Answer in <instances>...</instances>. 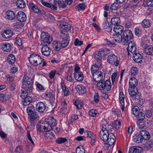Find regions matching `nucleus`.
Wrapping results in <instances>:
<instances>
[{
  "instance_id": "11",
  "label": "nucleus",
  "mask_w": 153,
  "mask_h": 153,
  "mask_svg": "<svg viewBox=\"0 0 153 153\" xmlns=\"http://www.w3.org/2000/svg\"><path fill=\"white\" fill-rule=\"evenodd\" d=\"M118 59L117 56L115 54H110L107 57V62L111 64L114 63L116 66H117L119 63Z\"/></svg>"
},
{
  "instance_id": "59",
  "label": "nucleus",
  "mask_w": 153,
  "mask_h": 153,
  "mask_svg": "<svg viewBox=\"0 0 153 153\" xmlns=\"http://www.w3.org/2000/svg\"><path fill=\"white\" fill-rule=\"evenodd\" d=\"M45 97L47 98H52L53 95L51 92L47 91L45 94Z\"/></svg>"
},
{
  "instance_id": "44",
  "label": "nucleus",
  "mask_w": 153,
  "mask_h": 153,
  "mask_svg": "<svg viewBox=\"0 0 153 153\" xmlns=\"http://www.w3.org/2000/svg\"><path fill=\"white\" fill-rule=\"evenodd\" d=\"M30 6L34 13H38L41 11V10L37 7L35 6L33 4H31Z\"/></svg>"
},
{
  "instance_id": "19",
  "label": "nucleus",
  "mask_w": 153,
  "mask_h": 153,
  "mask_svg": "<svg viewBox=\"0 0 153 153\" xmlns=\"http://www.w3.org/2000/svg\"><path fill=\"white\" fill-rule=\"evenodd\" d=\"M74 77L75 79L78 81H82L84 79L83 74L81 72H74Z\"/></svg>"
},
{
  "instance_id": "3",
  "label": "nucleus",
  "mask_w": 153,
  "mask_h": 153,
  "mask_svg": "<svg viewBox=\"0 0 153 153\" xmlns=\"http://www.w3.org/2000/svg\"><path fill=\"white\" fill-rule=\"evenodd\" d=\"M100 137L101 139L104 142H107L109 145L114 144L115 141V137L112 133H108L106 129L102 128L100 132Z\"/></svg>"
},
{
  "instance_id": "4",
  "label": "nucleus",
  "mask_w": 153,
  "mask_h": 153,
  "mask_svg": "<svg viewBox=\"0 0 153 153\" xmlns=\"http://www.w3.org/2000/svg\"><path fill=\"white\" fill-rule=\"evenodd\" d=\"M136 46L134 43L132 41H130L128 43V47L127 48L128 55L129 54V51H130L133 54V58L134 60L136 62L140 63L142 62V56L139 53H136Z\"/></svg>"
},
{
  "instance_id": "13",
  "label": "nucleus",
  "mask_w": 153,
  "mask_h": 153,
  "mask_svg": "<svg viewBox=\"0 0 153 153\" xmlns=\"http://www.w3.org/2000/svg\"><path fill=\"white\" fill-rule=\"evenodd\" d=\"M91 74L94 81L98 82L102 80L103 75L101 71H98L97 72V73H95Z\"/></svg>"
},
{
  "instance_id": "23",
  "label": "nucleus",
  "mask_w": 153,
  "mask_h": 153,
  "mask_svg": "<svg viewBox=\"0 0 153 153\" xmlns=\"http://www.w3.org/2000/svg\"><path fill=\"white\" fill-rule=\"evenodd\" d=\"M6 18L7 19L12 20L16 17V15L14 12L11 10H8L6 12Z\"/></svg>"
},
{
  "instance_id": "47",
  "label": "nucleus",
  "mask_w": 153,
  "mask_h": 153,
  "mask_svg": "<svg viewBox=\"0 0 153 153\" xmlns=\"http://www.w3.org/2000/svg\"><path fill=\"white\" fill-rule=\"evenodd\" d=\"M100 67H97L95 65H92L91 68V74L95 73H97V72L100 71H98L99 68Z\"/></svg>"
},
{
  "instance_id": "42",
  "label": "nucleus",
  "mask_w": 153,
  "mask_h": 153,
  "mask_svg": "<svg viewBox=\"0 0 153 153\" xmlns=\"http://www.w3.org/2000/svg\"><path fill=\"white\" fill-rule=\"evenodd\" d=\"M152 142L151 141H149L145 144L144 149L146 150H148L151 149L152 147Z\"/></svg>"
},
{
  "instance_id": "38",
  "label": "nucleus",
  "mask_w": 153,
  "mask_h": 153,
  "mask_svg": "<svg viewBox=\"0 0 153 153\" xmlns=\"http://www.w3.org/2000/svg\"><path fill=\"white\" fill-rule=\"evenodd\" d=\"M125 96L123 91L120 93L119 100L121 105H124Z\"/></svg>"
},
{
  "instance_id": "22",
  "label": "nucleus",
  "mask_w": 153,
  "mask_h": 153,
  "mask_svg": "<svg viewBox=\"0 0 153 153\" xmlns=\"http://www.w3.org/2000/svg\"><path fill=\"white\" fill-rule=\"evenodd\" d=\"M151 25V22L149 19H145L141 22V25L144 28H149Z\"/></svg>"
},
{
  "instance_id": "61",
  "label": "nucleus",
  "mask_w": 153,
  "mask_h": 153,
  "mask_svg": "<svg viewBox=\"0 0 153 153\" xmlns=\"http://www.w3.org/2000/svg\"><path fill=\"white\" fill-rule=\"evenodd\" d=\"M16 43L19 46H21L22 45V39L18 37H17L16 38Z\"/></svg>"
},
{
  "instance_id": "28",
  "label": "nucleus",
  "mask_w": 153,
  "mask_h": 153,
  "mask_svg": "<svg viewBox=\"0 0 153 153\" xmlns=\"http://www.w3.org/2000/svg\"><path fill=\"white\" fill-rule=\"evenodd\" d=\"M32 100V98L31 97L29 96L26 97L22 101L23 104L24 105L27 106L30 104Z\"/></svg>"
},
{
  "instance_id": "26",
  "label": "nucleus",
  "mask_w": 153,
  "mask_h": 153,
  "mask_svg": "<svg viewBox=\"0 0 153 153\" xmlns=\"http://www.w3.org/2000/svg\"><path fill=\"white\" fill-rule=\"evenodd\" d=\"M113 38L115 42L120 43L122 42L123 38L122 35L118 33L113 34Z\"/></svg>"
},
{
  "instance_id": "39",
  "label": "nucleus",
  "mask_w": 153,
  "mask_h": 153,
  "mask_svg": "<svg viewBox=\"0 0 153 153\" xmlns=\"http://www.w3.org/2000/svg\"><path fill=\"white\" fill-rule=\"evenodd\" d=\"M61 86L62 89V91L65 93V95L66 96L69 95V91L68 89L66 87L63 82L61 83Z\"/></svg>"
},
{
  "instance_id": "36",
  "label": "nucleus",
  "mask_w": 153,
  "mask_h": 153,
  "mask_svg": "<svg viewBox=\"0 0 153 153\" xmlns=\"http://www.w3.org/2000/svg\"><path fill=\"white\" fill-rule=\"evenodd\" d=\"M15 61V57L12 54L9 55L7 58V61L10 64H12L14 63Z\"/></svg>"
},
{
  "instance_id": "8",
  "label": "nucleus",
  "mask_w": 153,
  "mask_h": 153,
  "mask_svg": "<svg viewBox=\"0 0 153 153\" xmlns=\"http://www.w3.org/2000/svg\"><path fill=\"white\" fill-rule=\"evenodd\" d=\"M97 88L98 90H105V91H109L111 88V83L110 80L105 81L101 80L97 83Z\"/></svg>"
},
{
  "instance_id": "5",
  "label": "nucleus",
  "mask_w": 153,
  "mask_h": 153,
  "mask_svg": "<svg viewBox=\"0 0 153 153\" xmlns=\"http://www.w3.org/2000/svg\"><path fill=\"white\" fill-rule=\"evenodd\" d=\"M33 80L30 78L24 75L22 80V88L30 93L33 89Z\"/></svg>"
},
{
  "instance_id": "1",
  "label": "nucleus",
  "mask_w": 153,
  "mask_h": 153,
  "mask_svg": "<svg viewBox=\"0 0 153 153\" xmlns=\"http://www.w3.org/2000/svg\"><path fill=\"white\" fill-rule=\"evenodd\" d=\"M56 120L53 117H50L48 122H40L36 126L37 133L39 134L41 132H47L51 130L53 127L57 125Z\"/></svg>"
},
{
  "instance_id": "16",
  "label": "nucleus",
  "mask_w": 153,
  "mask_h": 153,
  "mask_svg": "<svg viewBox=\"0 0 153 153\" xmlns=\"http://www.w3.org/2000/svg\"><path fill=\"white\" fill-rule=\"evenodd\" d=\"M51 50L50 48L48 46L44 45L42 47L41 49V52L42 54L45 56H48L49 55L50 53Z\"/></svg>"
},
{
  "instance_id": "40",
  "label": "nucleus",
  "mask_w": 153,
  "mask_h": 153,
  "mask_svg": "<svg viewBox=\"0 0 153 153\" xmlns=\"http://www.w3.org/2000/svg\"><path fill=\"white\" fill-rule=\"evenodd\" d=\"M120 22V19L119 17H114L111 18V22L112 24L116 25H117Z\"/></svg>"
},
{
  "instance_id": "18",
  "label": "nucleus",
  "mask_w": 153,
  "mask_h": 153,
  "mask_svg": "<svg viewBox=\"0 0 153 153\" xmlns=\"http://www.w3.org/2000/svg\"><path fill=\"white\" fill-rule=\"evenodd\" d=\"M102 27L106 31L110 32L112 29L113 26L111 24L109 25L108 22L106 20L103 23Z\"/></svg>"
},
{
  "instance_id": "46",
  "label": "nucleus",
  "mask_w": 153,
  "mask_h": 153,
  "mask_svg": "<svg viewBox=\"0 0 153 153\" xmlns=\"http://www.w3.org/2000/svg\"><path fill=\"white\" fill-rule=\"evenodd\" d=\"M112 125L114 127L117 129L120 128L121 126V122L118 120H116L113 122Z\"/></svg>"
},
{
  "instance_id": "52",
  "label": "nucleus",
  "mask_w": 153,
  "mask_h": 153,
  "mask_svg": "<svg viewBox=\"0 0 153 153\" xmlns=\"http://www.w3.org/2000/svg\"><path fill=\"white\" fill-rule=\"evenodd\" d=\"M142 120H137V124L139 128L140 129L144 128L145 127V123L142 121Z\"/></svg>"
},
{
  "instance_id": "37",
  "label": "nucleus",
  "mask_w": 153,
  "mask_h": 153,
  "mask_svg": "<svg viewBox=\"0 0 153 153\" xmlns=\"http://www.w3.org/2000/svg\"><path fill=\"white\" fill-rule=\"evenodd\" d=\"M120 7L119 3L117 2L113 3L110 6V8L112 10H117Z\"/></svg>"
},
{
  "instance_id": "30",
  "label": "nucleus",
  "mask_w": 153,
  "mask_h": 153,
  "mask_svg": "<svg viewBox=\"0 0 153 153\" xmlns=\"http://www.w3.org/2000/svg\"><path fill=\"white\" fill-rule=\"evenodd\" d=\"M124 28L123 26L117 25L114 27L113 30L116 33H122L123 30Z\"/></svg>"
},
{
  "instance_id": "29",
  "label": "nucleus",
  "mask_w": 153,
  "mask_h": 153,
  "mask_svg": "<svg viewBox=\"0 0 153 153\" xmlns=\"http://www.w3.org/2000/svg\"><path fill=\"white\" fill-rule=\"evenodd\" d=\"M60 36L61 40H69V34L67 32L65 31L61 32Z\"/></svg>"
},
{
  "instance_id": "58",
  "label": "nucleus",
  "mask_w": 153,
  "mask_h": 153,
  "mask_svg": "<svg viewBox=\"0 0 153 153\" xmlns=\"http://www.w3.org/2000/svg\"><path fill=\"white\" fill-rule=\"evenodd\" d=\"M27 138H28V139L29 140L30 142V144H33V145H34V143L33 140V139L32 138L31 135L29 131H27Z\"/></svg>"
},
{
  "instance_id": "50",
  "label": "nucleus",
  "mask_w": 153,
  "mask_h": 153,
  "mask_svg": "<svg viewBox=\"0 0 153 153\" xmlns=\"http://www.w3.org/2000/svg\"><path fill=\"white\" fill-rule=\"evenodd\" d=\"M69 40H61L60 43L62 48H64L67 47L69 43Z\"/></svg>"
},
{
  "instance_id": "7",
  "label": "nucleus",
  "mask_w": 153,
  "mask_h": 153,
  "mask_svg": "<svg viewBox=\"0 0 153 153\" xmlns=\"http://www.w3.org/2000/svg\"><path fill=\"white\" fill-rule=\"evenodd\" d=\"M29 60L31 64L37 66L42 63L43 59L38 54L32 53L29 58Z\"/></svg>"
},
{
  "instance_id": "63",
  "label": "nucleus",
  "mask_w": 153,
  "mask_h": 153,
  "mask_svg": "<svg viewBox=\"0 0 153 153\" xmlns=\"http://www.w3.org/2000/svg\"><path fill=\"white\" fill-rule=\"evenodd\" d=\"M83 44V42L82 41H79V39L76 38L75 39L74 42V45L75 46L78 45L79 46H80Z\"/></svg>"
},
{
  "instance_id": "53",
  "label": "nucleus",
  "mask_w": 153,
  "mask_h": 153,
  "mask_svg": "<svg viewBox=\"0 0 153 153\" xmlns=\"http://www.w3.org/2000/svg\"><path fill=\"white\" fill-rule=\"evenodd\" d=\"M28 93H29V92L25 91L24 90H22L21 91V94L20 95V96L22 99H24L27 96V95Z\"/></svg>"
},
{
  "instance_id": "41",
  "label": "nucleus",
  "mask_w": 153,
  "mask_h": 153,
  "mask_svg": "<svg viewBox=\"0 0 153 153\" xmlns=\"http://www.w3.org/2000/svg\"><path fill=\"white\" fill-rule=\"evenodd\" d=\"M131 109L133 114L135 116H137V114L140 112L139 107L137 106H132Z\"/></svg>"
},
{
  "instance_id": "35",
  "label": "nucleus",
  "mask_w": 153,
  "mask_h": 153,
  "mask_svg": "<svg viewBox=\"0 0 153 153\" xmlns=\"http://www.w3.org/2000/svg\"><path fill=\"white\" fill-rule=\"evenodd\" d=\"M74 104L78 109H81L82 108L83 102L81 100H77L74 102Z\"/></svg>"
},
{
  "instance_id": "33",
  "label": "nucleus",
  "mask_w": 153,
  "mask_h": 153,
  "mask_svg": "<svg viewBox=\"0 0 153 153\" xmlns=\"http://www.w3.org/2000/svg\"><path fill=\"white\" fill-rule=\"evenodd\" d=\"M61 27L63 29L68 30L71 29V25L67 22L64 23L60 25Z\"/></svg>"
},
{
  "instance_id": "9",
  "label": "nucleus",
  "mask_w": 153,
  "mask_h": 153,
  "mask_svg": "<svg viewBox=\"0 0 153 153\" xmlns=\"http://www.w3.org/2000/svg\"><path fill=\"white\" fill-rule=\"evenodd\" d=\"M110 51L109 49L106 48H101L95 54L94 58L96 59H99L101 57H105L106 55L110 53Z\"/></svg>"
},
{
  "instance_id": "10",
  "label": "nucleus",
  "mask_w": 153,
  "mask_h": 153,
  "mask_svg": "<svg viewBox=\"0 0 153 153\" xmlns=\"http://www.w3.org/2000/svg\"><path fill=\"white\" fill-rule=\"evenodd\" d=\"M41 38L42 40V43L47 45L50 44L52 41L51 36L47 32H43L41 35Z\"/></svg>"
},
{
  "instance_id": "57",
  "label": "nucleus",
  "mask_w": 153,
  "mask_h": 153,
  "mask_svg": "<svg viewBox=\"0 0 153 153\" xmlns=\"http://www.w3.org/2000/svg\"><path fill=\"white\" fill-rule=\"evenodd\" d=\"M76 153H85V150L83 146L81 148L78 146L76 149Z\"/></svg>"
},
{
  "instance_id": "64",
  "label": "nucleus",
  "mask_w": 153,
  "mask_h": 153,
  "mask_svg": "<svg viewBox=\"0 0 153 153\" xmlns=\"http://www.w3.org/2000/svg\"><path fill=\"white\" fill-rule=\"evenodd\" d=\"M48 131V132H47L46 134V137L50 139L53 137L54 136L53 133L50 131Z\"/></svg>"
},
{
  "instance_id": "24",
  "label": "nucleus",
  "mask_w": 153,
  "mask_h": 153,
  "mask_svg": "<svg viewBox=\"0 0 153 153\" xmlns=\"http://www.w3.org/2000/svg\"><path fill=\"white\" fill-rule=\"evenodd\" d=\"M52 46L55 50L59 51L62 48L61 43L59 41H55L53 42Z\"/></svg>"
},
{
  "instance_id": "21",
  "label": "nucleus",
  "mask_w": 153,
  "mask_h": 153,
  "mask_svg": "<svg viewBox=\"0 0 153 153\" xmlns=\"http://www.w3.org/2000/svg\"><path fill=\"white\" fill-rule=\"evenodd\" d=\"M142 150V148L138 146H134L130 148V153H140Z\"/></svg>"
},
{
  "instance_id": "49",
  "label": "nucleus",
  "mask_w": 153,
  "mask_h": 153,
  "mask_svg": "<svg viewBox=\"0 0 153 153\" xmlns=\"http://www.w3.org/2000/svg\"><path fill=\"white\" fill-rule=\"evenodd\" d=\"M67 141V139L65 138L60 137L56 140V142L59 144H61L65 143Z\"/></svg>"
},
{
  "instance_id": "56",
  "label": "nucleus",
  "mask_w": 153,
  "mask_h": 153,
  "mask_svg": "<svg viewBox=\"0 0 153 153\" xmlns=\"http://www.w3.org/2000/svg\"><path fill=\"white\" fill-rule=\"evenodd\" d=\"M34 107L33 105L32 104L29 105L27 108V110L28 114L33 111L34 110Z\"/></svg>"
},
{
  "instance_id": "43",
  "label": "nucleus",
  "mask_w": 153,
  "mask_h": 153,
  "mask_svg": "<svg viewBox=\"0 0 153 153\" xmlns=\"http://www.w3.org/2000/svg\"><path fill=\"white\" fill-rule=\"evenodd\" d=\"M75 8L79 11L82 10H84L85 9V4L84 3H80L77 5Z\"/></svg>"
},
{
  "instance_id": "6",
  "label": "nucleus",
  "mask_w": 153,
  "mask_h": 153,
  "mask_svg": "<svg viewBox=\"0 0 153 153\" xmlns=\"http://www.w3.org/2000/svg\"><path fill=\"white\" fill-rule=\"evenodd\" d=\"M150 134L147 131H141L139 134L135 135L133 137V141L137 143H141L143 139L148 140L150 138Z\"/></svg>"
},
{
  "instance_id": "2",
  "label": "nucleus",
  "mask_w": 153,
  "mask_h": 153,
  "mask_svg": "<svg viewBox=\"0 0 153 153\" xmlns=\"http://www.w3.org/2000/svg\"><path fill=\"white\" fill-rule=\"evenodd\" d=\"M137 80L134 77L131 78L129 80L128 91L130 96L131 100H136L140 99V94L138 91L137 87Z\"/></svg>"
},
{
  "instance_id": "60",
  "label": "nucleus",
  "mask_w": 153,
  "mask_h": 153,
  "mask_svg": "<svg viewBox=\"0 0 153 153\" xmlns=\"http://www.w3.org/2000/svg\"><path fill=\"white\" fill-rule=\"evenodd\" d=\"M84 134L87 135V137H89L90 138L95 135L93 133L88 131H85Z\"/></svg>"
},
{
  "instance_id": "14",
  "label": "nucleus",
  "mask_w": 153,
  "mask_h": 153,
  "mask_svg": "<svg viewBox=\"0 0 153 153\" xmlns=\"http://www.w3.org/2000/svg\"><path fill=\"white\" fill-rule=\"evenodd\" d=\"M46 108V105L42 102H39L36 105V110L40 112H44Z\"/></svg>"
},
{
  "instance_id": "62",
  "label": "nucleus",
  "mask_w": 153,
  "mask_h": 153,
  "mask_svg": "<svg viewBox=\"0 0 153 153\" xmlns=\"http://www.w3.org/2000/svg\"><path fill=\"white\" fill-rule=\"evenodd\" d=\"M56 73V71H52L49 73L48 75L49 77L51 79H53Z\"/></svg>"
},
{
  "instance_id": "32",
  "label": "nucleus",
  "mask_w": 153,
  "mask_h": 153,
  "mask_svg": "<svg viewBox=\"0 0 153 153\" xmlns=\"http://www.w3.org/2000/svg\"><path fill=\"white\" fill-rule=\"evenodd\" d=\"M16 5L20 8H23L25 7L26 3L23 0H18L16 1Z\"/></svg>"
},
{
  "instance_id": "54",
  "label": "nucleus",
  "mask_w": 153,
  "mask_h": 153,
  "mask_svg": "<svg viewBox=\"0 0 153 153\" xmlns=\"http://www.w3.org/2000/svg\"><path fill=\"white\" fill-rule=\"evenodd\" d=\"M34 146V144L33 145V144H30L29 143H28L27 145L26 151L28 152L31 151Z\"/></svg>"
},
{
  "instance_id": "51",
  "label": "nucleus",
  "mask_w": 153,
  "mask_h": 153,
  "mask_svg": "<svg viewBox=\"0 0 153 153\" xmlns=\"http://www.w3.org/2000/svg\"><path fill=\"white\" fill-rule=\"evenodd\" d=\"M113 126H112L111 125H108V126H105L102 127V128H104L106 129V130L109 133H111L112 131V129H113Z\"/></svg>"
},
{
  "instance_id": "48",
  "label": "nucleus",
  "mask_w": 153,
  "mask_h": 153,
  "mask_svg": "<svg viewBox=\"0 0 153 153\" xmlns=\"http://www.w3.org/2000/svg\"><path fill=\"white\" fill-rule=\"evenodd\" d=\"M144 114L142 112H139L137 114V116H136L137 118L139 119L138 120H143L145 117Z\"/></svg>"
},
{
  "instance_id": "31",
  "label": "nucleus",
  "mask_w": 153,
  "mask_h": 153,
  "mask_svg": "<svg viewBox=\"0 0 153 153\" xmlns=\"http://www.w3.org/2000/svg\"><path fill=\"white\" fill-rule=\"evenodd\" d=\"M145 52L147 55H153V47L151 46H147L145 49Z\"/></svg>"
},
{
  "instance_id": "27",
  "label": "nucleus",
  "mask_w": 153,
  "mask_h": 153,
  "mask_svg": "<svg viewBox=\"0 0 153 153\" xmlns=\"http://www.w3.org/2000/svg\"><path fill=\"white\" fill-rule=\"evenodd\" d=\"M28 115L30 119L31 120V122L37 119L39 117L37 112L35 111H33L32 112L28 113Z\"/></svg>"
},
{
  "instance_id": "12",
  "label": "nucleus",
  "mask_w": 153,
  "mask_h": 153,
  "mask_svg": "<svg viewBox=\"0 0 153 153\" xmlns=\"http://www.w3.org/2000/svg\"><path fill=\"white\" fill-rule=\"evenodd\" d=\"M123 36L124 39L126 42L132 39L133 37L131 31L129 30H126L123 31Z\"/></svg>"
},
{
  "instance_id": "45",
  "label": "nucleus",
  "mask_w": 153,
  "mask_h": 153,
  "mask_svg": "<svg viewBox=\"0 0 153 153\" xmlns=\"http://www.w3.org/2000/svg\"><path fill=\"white\" fill-rule=\"evenodd\" d=\"M89 115L92 117H96L98 115V113L97 110L94 109H91L89 112Z\"/></svg>"
},
{
  "instance_id": "25",
  "label": "nucleus",
  "mask_w": 153,
  "mask_h": 153,
  "mask_svg": "<svg viewBox=\"0 0 153 153\" xmlns=\"http://www.w3.org/2000/svg\"><path fill=\"white\" fill-rule=\"evenodd\" d=\"M41 2L43 5L47 7L50 8L52 9L55 10H57V7L54 5L51 4L46 1H44L43 0H42L41 1Z\"/></svg>"
},
{
  "instance_id": "17",
  "label": "nucleus",
  "mask_w": 153,
  "mask_h": 153,
  "mask_svg": "<svg viewBox=\"0 0 153 153\" xmlns=\"http://www.w3.org/2000/svg\"><path fill=\"white\" fill-rule=\"evenodd\" d=\"M1 46L3 51L7 52H9L11 50V47L10 44L7 42H2Z\"/></svg>"
},
{
  "instance_id": "20",
  "label": "nucleus",
  "mask_w": 153,
  "mask_h": 153,
  "mask_svg": "<svg viewBox=\"0 0 153 153\" xmlns=\"http://www.w3.org/2000/svg\"><path fill=\"white\" fill-rule=\"evenodd\" d=\"M13 33V32L12 30L10 29H7L4 31L2 36L3 37L6 39H8L12 37Z\"/></svg>"
},
{
  "instance_id": "55",
  "label": "nucleus",
  "mask_w": 153,
  "mask_h": 153,
  "mask_svg": "<svg viewBox=\"0 0 153 153\" xmlns=\"http://www.w3.org/2000/svg\"><path fill=\"white\" fill-rule=\"evenodd\" d=\"M138 72L137 68L136 67H134L132 68L131 70V73L132 76L136 75Z\"/></svg>"
},
{
  "instance_id": "34",
  "label": "nucleus",
  "mask_w": 153,
  "mask_h": 153,
  "mask_svg": "<svg viewBox=\"0 0 153 153\" xmlns=\"http://www.w3.org/2000/svg\"><path fill=\"white\" fill-rule=\"evenodd\" d=\"M76 89L78 92L82 94H83L86 91L85 88V86L81 85H77Z\"/></svg>"
},
{
  "instance_id": "15",
  "label": "nucleus",
  "mask_w": 153,
  "mask_h": 153,
  "mask_svg": "<svg viewBox=\"0 0 153 153\" xmlns=\"http://www.w3.org/2000/svg\"><path fill=\"white\" fill-rule=\"evenodd\" d=\"M16 16L18 20L21 22H25L26 20V15L22 11L19 12L16 14Z\"/></svg>"
}]
</instances>
